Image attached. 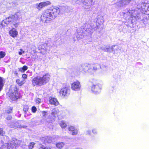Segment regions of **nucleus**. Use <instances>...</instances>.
<instances>
[{
	"instance_id": "2f4dec72",
	"label": "nucleus",
	"mask_w": 149,
	"mask_h": 149,
	"mask_svg": "<svg viewBox=\"0 0 149 149\" xmlns=\"http://www.w3.org/2000/svg\"><path fill=\"white\" fill-rule=\"evenodd\" d=\"M8 146L7 144H6L3 146H2L0 149H8Z\"/></svg>"
},
{
	"instance_id": "39448f33",
	"label": "nucleus",
	"mask_w": 149,
	"mask_h": 149,
	"mask_svg": "<svg viewBox=\"0 0 149 149\" xmlns=\"http://www.w3.org/2000/svg\"><path fill=\"white\" fill-rule=\"evenodd\" d=\"M81 88V85L80 82L78 81H76L72 84L71 88L72 90L74 91H79Z\"/></svg>"
},
{
	"instance_id": "2eb2a0df",
	"label": "nucleus",
	"mask_w": 149,
	"mask_h": 149,
	"mask_svg": "<svg viewBox=\"0 0 149 149\" xmlns=\"http://www.w3.org/2000/svg\"><path fill=\"white\" fill-rule=\"evenodd\" d=\"M102 49L105 52H111L113 51V52L114 53H115V48L113 47V46L111 47H107L106 48H104V47H102Z\"/></svg>"
},
{
	"instance_id": "a878e982",
	"label": "nucleus",
	"mask_w": 149,
	"mask_h": 149,
	"mask_svg": "<svg viewBox=\"0 0 149 149\" xmlns=\"http://www.w3.org/2000/svg\"><path fill=\"white\" fill-rule=\"evenodd\" d=\"M89 65L90 66V67H88V72L90 73L93 72V67H92V66H93V64H89Z\"/></svg>"
},
{
	"instance_id": "aec40b11",
	"label": "nucleus",
	"mask_w": 149,
	"mask_h": 149,
	"mask_svg": "<svg viewBox=\"0 0 149 149\" xmlns=\"http://www.w3.org/2000/svg\"><path fill=\"white\" fill-rule=\"evenodd\" d=\"M64 145L65 144L63 142H58L56 143V146L58 148H61L63 147Z\"/></svg>"
},
{
	"instance_id": "473e14b6",
	"label": "nucleus",
	"mask_w": 149,
	"mask_h": 149,
	"mask_svg": "<svg viewBox=\"0 0 149 149\" xmlns=\"http://www.w3.org/2000/svg\"><path fill=\"white\" fill-rule=\"evenodd\" d=\"M31 110L33 113H35L37 111V108L35 106H33L31 108Z\"/></svg>"
},
{
	"instance_id": "49530a36",
	"label": "nucleus",
	"mask_w": 149,
	"mask_h": 149,
	"mask_svg": "<svg viewBox=\"0 0 149 149\" xmlns=\"http://www.w3.org/2000/svg\"><path fill=\"white\" fill-rule=\"evenodd\" d=\"M74 149H82L81 148H75Z\"/></svg>"
},
{
	"instance_id": "cd10ccee",
	"label": "nucleus",
	"mask_w": 149,
	"mask_h": 149,
	"mask_svg": "<svg viewBox=\"0 0 149 149\" xmlns=\"http://www.w3.org/2000/svg\"><path fill=\"white\" fill-rule=\"evenodd\" d=\"M35 143L33 142H31L30 143L28 146V147L29 149H32L34 146Z\"/></svg>"
},
{
	"instance_id": "72a5a7b5",
	"label": "nucleus",
	"mask_w": 149,
	"mask_h": 149,
	"mask_svg": "<svg viewBox=\"0 0 149 149\" xmlns=\"http://www.w3.org/2000/svg\"><path fill=\"white\" fill-rule=\"evenodd\" d=\"M39 149H51V148L49 147H45L42 146Z\"/></svg>"
},
{
	"instance_id": "e433bc0d",
	"label": "nucleus",
	"mask_w": 149,
	"mask_h": 149,
	"mask_svg": "<svg viewBox=\"0 0 149 149\" xmlns=\"http://www.w3.org/2000/svg\"><path fill=\"white\" fill-rule=\"evenodd\" d=\"M4 134V132L3 131V129L0 128V135L3 136Z\"/></svg>"
},
{
	"instance_id": "393cba45",
	"label": "nucleus",
	"mask_w": 149,
	"mask_h": 149,
	"mask_svg": "<svg viewBox=\"0 0 149 149\" xmlns=\"http://www.w3.org/2000/svg\"><path fill=\"white\" fill-rule=\"evenodd\" d=\"M42 2L43 3L45 7L50 5L51 4V2L49 1H44Z\"/></svg>"
},
{
	"instance_id": "f8f14e48",
	"label": "nucleus",
	"mask_w": 149,
	"mask_h": 149,
	"mask_svg": "<svg viewBox=\"0 0 149 149\" xmlns=\"http://www.w3.org/2000/svg\"><path fill=\"white\" fill-rule=\"evenodd\" d=\"M54 121V118L53 117L51 118V117L48 116L43 120V122L44 123L48 124L49 123H51Z\"/></svg>"
},
{
	"instance_id": "7ed1b4c3",
	"label": "nucleus",
	"mask_w": 149,
	"mask_h": 149,
	"mask_svg": "<svg viewBox=\"0 0 149 149\" xmlns=\"http://www.w3.org/2000/svg\"><path fill=\"white\" fill-rule=\"evenodd\" d=\"M18 92L15 85H11L10 88V99L15 100L19 98Z\"/></svg>"
},
{
	"instance_id": "4468645a",
	"label": "nucleus",
	"mask_w": 149,
	"mask_h": 149,
	"mask_svg": "<svg viewBox=\"0 0 149 149\" xmlns=\"http://www.w3.org/2000/svg\"><path fill=\"white\" fill-rule=\"evenodd\" d=\"M93 65L91 67H93V72H95L99 68L102 69V67L98 63L93 64Z\"/></svg>"
},
{
	"instance_id": "4be33fe9",
	"label": "nucleus",
	"mask_w": 149,
	"mask_h": 149,
	"mask_svg": "<svg viewBox=\"0 0 149 149\" xmlns=\"http://www.w3.org/2000/svg\"><path fill=\"white\" fill-rule=\"evenodd\" d=\"M37 9L39 10L45 7L43 2L40 3L38 4L37 5Z\"/></svg>"
},
{
	"instance_id": "412c9836",
	"label": "nucleus",
	"mask_w": 149,
	"mask_h": 149,
	"mask_svg": "<svg viewBox=\"0 0 149 149\" xmlns=\"http://www.w3.org/2000/svg\"><path fill=\"white\" fill-rule=\"evenodd\" d=\"M7 19H9V17H8L6 19L2 21V25L3 26H6V25L5 24H6V25H7L9 24V21H8Z\"/></svg>"
},
{
	"instance_id": "0eeeda50",
	"label": "nucleus",
	"mask_w": 149,
	"mask_h": 149,
	"mask_svg": "<svg viewBox=\"0 0 149 149\" xmlns=\"http://www.w3.org/2000/svg\"><path fill=\"white\" fill-rule=\"evenodd\" d=\"M60 95L64 97H67L70 94V90L68 87H65L61 88L60 91Z\"/></svg>"
},
{
	"instance_id": "f704fd0d",
	"label": "nucleus",
	"mask_w": 149,
	"mask_h": 149,
	"mask_svg": "<svg viewBox=\"0 0 149 149\" xmlns=\"http://www.w3.org/2000/svg\"><path fill=\"white\" fill-rule=\"evenodd\" d=\"M11 26L12 27L13 26H12L13 25V26H14L15 28H16L18 26V23H15V24H14V23L13 22H12L11 23Z\"/></svg>"
},
{
	"instance_id": "79ce46f5",
	"label": "nucleus",
	"mask_w": 149,
	"mask_h": 149,
	"mask_svg": "<svg viewBox=\"0 0 149 149\" xmlns=\"http://www.w3.org/2000/svg\"><path fill=\"white\" fill-rule=\"evenodd\" d=\"M41 102V100L40 98L37 99L36 101V102L37 103H39Z\"/></svg>"
},
{
	"instance_id": "a19ab883",
	"label": "nucleus",
	"mask_w": 149,
	"mask_h": 149,
	"mask_svg": "<svg viewBox=\"0 0 149 149\" xmlns=\"http://www.w3.org/2000/svg\"><path fill=\"white\" fill-rule=\"evenodd\" d=\"M84 1L87 3H91L93 2V0H84Z\"/></svg>"
},
{
	"instance_id": "1a4fd4ad",
	"label": "nucleus",
	"mask_w": 149,
	"mask_h": 149,
	"mask_svg": "<svg viewBox=\"0 0 149 149\" xmlns=\"http://www.w3.org/2000/svg\"><path fill=\"white\" fill-rule=\"evenodd\" d=\"M14 126L11 125V128L14 129L16 128H26L27 126L26 125H19L18 123L16 121H14Z\"/></svg>"
},
{
	"instance_id": "dca6fc26",
	"label": "nucleus",
	"mask_w": 149,
	"mask_h": 149,
	"mask_svg": "<svg viewBox=\"0 0 149 149\" xmlns=\"http://www.w3.org/2000/svg\"><path fill=\"white\" fill-rule=\"evenodd\" d=\"M131 0H121L119 1L120 4L122 6L129 4Z\"/></svg>"
},
{
	"instance_id": "c756f323",
	"label": "nucleus",
	"mask_w": 149,
	"mask_h": 149,
	"mask_svg": "<svg viewBox=\"0 0 149 149\" xmlns=\"http://www.w3.org/2000/svg\"><path fill=\"white\" fill-rule=\"evenodd\" d=\"M113 48H115V52H116V51L120 52V49H119L117 45H114L113 46Z\"/></svg>"
},
{
	"instance_id": "a211bd4d",
	"label": "nucleus",
	"mask_w": 149,
	"mask_h": 149,
	"mask_svg": "<svg viewBox=\"0 0 149 149\" xmlns=\"http://www.w3.org/2000/svg\"><path fill=\"white\" fill-rule=\"evenodd\" d=\"M10 17L12 19L11 21L14 22L18 19L19 15H17V13H16L14 15H12Z\"/></svg>"
},
{
	"instance_id": "6ab92c4d",
	"label": "nucleus",
	"mask_w": 149,
	"mask_h": 149,
	"mask_svg": "<svg viewBox=\"0 0 149 149\" xmlns=\"http://www.w3.org/2000/svg\"><path fill=\"white\" fill-rule=\"evenodd\" d=\"M16 82L20 86H22L25 82L24 79L23 80H21L19 79H17L16 80Z\"/></svg>"
},
{
	"instance_id": "8fccbe9b",
	"label": "nucleus",
	"mask_w": 149,
	"mask_h": 149,
	"mask_svg": "<svg viewBox=\"0 0 149 149\" xmlns=\"http://www.w3.org/2000/svg\"><path fill=\"white\" fill-rule=\"evenodd\" d=\"M104 67H105V68H106V66H105V65H104Z\"/></svg>"
},
{
	"instance_id": "f257e3e1",
	"label": "nucleus",
	"mask_w": 149,
	"mask_h": 149,
	"mask_svg": "<svg viewBox=\"0 0 149 149\" xmlns=\"http://www.w3.org/2000/svg\"><path fill=\"white\" fill-rule=\"evenodd\" d=\"M61 10L57 6H52L45 10L41 16V20L44 22L48 23L56 17Z\"/></svg>"
},
{
	"instance_id": "5701e85b",
	"label": "nucleus",
	"mask_w": 149,
	"mask_h": 149,
	"mask_svg": "<svg viewBox=\"0 0 149 149\" xmlns=\"http://www.w3.org/2000/svg\"><path fill=\"white\" fill-rule=\"evenodd\" d=\"M9 111H7L5 112L4 113V117H6V119L8 120L9 119Z\"/></svg>"
},
{
	"instance_id": "6e6552de",
	"label": "nucleus",
	"mask_w": 149,
	"mask_h": 149,
	"mask_svg": "<svg viewBox=\"0 0 149 149\" xmlns=\"http://www.w3.org/2000/svg\"><path fill=\"white\" fill-rule=\"evenodd\" d=\"M90 66L89 64L85 63L80 65L79 67V70L81 72L83 71L86 72L88 71V67H90Z\"/></svg>"
},
{
	"instance_id": "09e8293b",
	"label": "nucleus",
	"mask_w": 149,
	"mask_h": 149,
	"mask_svg": "<svg viewBox=\"0 0 149 149\" xmlns=\"http://www.w3.org/2000/svg\"><path fill=\"white\" fill-rule=\"evenodd\" d=\"M10 110H12V109H11V108H10V113L11 112L10 111Z\"/></svg>"
},
{
	"instance_id": "4c0bfd02",
	"label": "nucleus",
	"mask_w": 149,
	"mask_h": 149,
	"mask_svg": "<svg viewBox=\"0 0 149 149\" xmlns=\"http://www.w3.org/2000/svg\"><path fill=\"white\" fill-rule=\"evenodd\" d=\"M86 134L87 135H91V131L90 130H87L86 131Z\"/></svg>"
},
{
	"instance_id": "ddd939ff",
	"label": "nucleus",
	"mask_w": 149,
	"mask_h": 149,
	"mask_svg": "<svg viewBox=\"0 0 149 149\" xmlns=\"http://www.w3.org/2000/svg\"><path fill=\"white\" fill-rule=\"evenodd\" d=\"M49 102L51 104L56 106L59 104V102L57 99L55 98L52 97L49 100Z\"/></svg>"
},
{
	"instance_id": "ea45409f",
	"label": "nucleus",
	"mask_w": 149,
	"mask_h": 149,
	"mask_svg": "<svg viewBox=\"0 0 149 149\" xmlns=\"http://www.w3.org/2000/svg\"><path fill=\"white\" fill-rule=\"evenodd\" d=\"M28 109L26 106H25L24 107L23 109V111H24L26 112L28 111Z\"/></svg>"
},
{
	"instance_id": "a18cd8bd",
	"label": "nucleus",
	"mask_w": 149,
	"mask_h": 149,
	"mask_svg": "<svg viewBox=\"0 0 149 149\" xmlns=\"http://www.w3.org/2000/svg\"><path fill=\"white\" fill-rule=\"evenodd\" d=\"M14 122L13 123H11V125H10V127H11V125H12L14 126Z\"/></svg>"
},
{
	"instance_id": "f3484780",
	"label": "nucleus",
	"mask_w": 149,
	"mask_h": 149,
	"mask_svg": "<svg viewBox=\"0 0 149 149\" xmlns=\"http://www.w3.org/2000/svg\"><path fill=\"white\" fill-rule=\"evenodd\" d=\"M10 34L11 36L15 37L17 36L18 32L14 28H13L11 30H10Z\"/></svg>"
},
{
	"instance_id": "9b49d317",
	"label": "nucleus",
	"mask_w": 149,
	"mask_h": 149,
	"mask_svg": "<svg viewBox=\"0 0 149 149\" xmlns=\"http://www.w3.org/2000/svg\"><path fill=\"white\" fill-rule=\"evenodd\" d=\"M68 129L70 131L72 132L71 134L73 135H76L77 134V129L74 126H70L68 128Z\"/></svg>"
},
{
	"instance_id": "f03ea898",
	"label": "nucleus",
	"mask_w": 149,
	"mask_h": 149,
	"mask_svg": "<svg viewBox=\"0 0 149 149\" xmlns=\"http://www.w3.org/2000/svg\"><path fill=\"white\" fill-rule=\"evenodd\" d=\"M50 75L47 74L42 77L37 76L34 77L32 81V85L34 86H41L46 84L49 79Z\"/></svg>"
},
{
	"instance_id": "c85d7f7f",
	"label": "nucleus",
	"mask_w": 149,
	"mask_h": 149,
	"mask_svg": "<svg viewBox=\"0 0 149 149\" xmlns=\"http://www.w3.org/2000/svg\"><path fill=\"white\" fill-rule=\"evenodd\" d=\"M60 126L62 128L65 129L66 127V124L63 122H62L60 124Z\"/></svg>"
},
{
	"instance_id": "bb28decb",
	"label": "nucleus",
	"mask_w": 149,
	"mask_h": 149,
	"mask_svg": "<svg viewBox=\"0 0 149 149\" xmlns=\"http://www.w3.org/2000/svg\"><path fill=\"white\" fill-rule=\"evenodd\" d=\"M41 113L43 117V119H44L45 118H46L47 116V112L46 111H42Z\"/></svg>"
},
{
	"instance_id": "c03bdc74",
	"label": "nucleus",
	"mask_w": 149,
	"mask_h": 149,
	"mask_svg": "<svg viewBox=\"0 0 149 149\" xmlns=\"http://www.w3.org/2000/svg\"><path fill=\"white\" fill-rule=\"evenodd\" d=\"M44 45H43L42 46L40 47L41 48V49H44L45 50H46L47 49L46 48H45V47L44 46Z\"/></svg>"
},
{
	"instance_id": "37998d69",
	"label": "nucleus",
	"mask_w": 149,
	"mask_h": 149,
	"mask_svg": "<svg viewBox=\"0 0 149 149\" xmlns=\"http://www.w3.org/2000/svg\"><path fill=\"white\" fill-rule=\"evenodd\" d=\"M22 77L24 79H26L27 78V75L25 74H24L22 75Z\"/></svg>"
},
{
	"instance_id": "c9c22d12",
	"label": "nucleus",
	"mask_w": 149,
	"mask_h": 149,
	"mask_svg": "<svg viewBox=\"0 0 149 149\" xmlns=\"http://www.w3.org/2000/svg\"><path fill=\"white\" fill-rule=\"evenodd\" d=\"M92 133L94 134H97V129L95 128H94L92 130Z\"/></svg>"
},
{
	"instance_id": "de8ad7c7",
	"label": "nucleus",
	"mask_w": 149,
	"mask_h": 149,
	"mask_svg": "<svg viewBox=\"0 0 149 149\" xmlns=\"http://www.w3.org/2000/svg\"><path fill=\"white\" fill-rule=\"evenodd\" d=\"M131 17L132 18V17H134V16L132 15H131Z\"/></svg>"
},
{
	"instance_id": "58836bf2",
	"label": "nucleus",
	"mask_w": 149,
	"mask_h": 149,
	"mask_svg": "<svg viewBox=\"0 0 149 149\" xmlns=\"http://www.w3.org/2000/svg\"><path fill=\"white\" fill-rule=\"evenodd\" d=\"M20 51H19V54L20 55H22V54H24V51H23L22 49H20Z\"/></svg>"
},
{
	"instance_id": "423d86ee",
	"label": "nucleus",
	"mask_w": 149,
	"mask_h": 149,
	"mask_svg": "<svg viewBox=\"0 0 149 149\" xmlns=\"http://www.w3.org/2000/svg\"><path fill=\"white\" fill-rule=\"evenodd\" d=\"M20 141L15 138H12L10 143V149H16V147L20 144Z\"/></svg>"
},
{
	"instance_id": "20e7f679",
	"label": "nucleus",
	"mask_w": 149,
	"mask_h": 149,
	"mask_svg": "<svg viewBox=\"0 0 149 149\" xmlns=\"http://www.w3.org/2000/svg\"><path fill=\"white\" fill-rule=\"evenodd\" d=\"M102 88L101 85L99 84H93L91 86V91L93 93L97 94L101 92Z\"/></svg>"
},
{
	"instance_id": "b1692460",
	"label": "nucleus",
	"mask_w": 149,
	"mask_h": 149,
	"mask_svg": "<svg viewBox=\"0 0 149 149\" xmlns=\"http://www.w3.org/2000/svg\"><path fill=\"white\" fill-rule=\"evenodd\" d=\"M27 66L26 65H24L23 66L22 68H19V70L21 72H24L27 69Z\"/></svg>"
},
{
	"instance_id": "7c9ffc66",
	"label": "nucleus",
	"mask_w": 149,
	"mask_h": 149,
	"mask_svg": "<svg viewBox=\"0 0 149 149\" xmlns=\"http://www.w3.org/2000/svg\"><path fill=\"white\" fill-rule=\"evenodd\" d=\"M6 55L4 52L3 51L0 52V57L1 58H3Z\"/></svg>"
},
{
	"instance_id": "9d476101",
	"label": "nucleus",
	"mask_w": 149,
	"mask_h": 149,
	"mask_svg": "<svg viewBox=\"0 0 149 149\" xmlns=\"http://www.w3.org/2000/svg\"><path fill=\"white\" fill-rule=\"evenodd\" d=\"M60 111L59 110L57 109H53L51 112L52 115L53 116L54 118L58 116L59 114Z\"/></svg>"
}]
</instances>
